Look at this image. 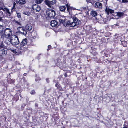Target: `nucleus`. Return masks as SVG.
I'll use <instances>...</instances> for the list:
<instances>
[{
	"instance_id": "f257e3e1",
	"label": "nucleus",
	"mask_w": 128,
	"mask_h": 128,
	"mask_svg": "<svg viewBox=\"0 0 128 128\" xmlns=\"http://www.w3.org/2000/svg\"><path fill=\"white\" fill-rule=\"evenodd\" d=\"M73 22H71L69 21L68 22V24H69L70 27L77 28L80 22V21L76 16H74L72 18Z\"/></svg>"
},
{
	"instance_id": "f03ea898",
	"label": "nucleus",
	"mask_w": 128,
	"mask_h": 128,
	"mask_svg": "<svg viewBox=\"0 0 128 128\" xmlns=\"http://www.w3.org/2000/svg\"><path fill=\"white\" fill-rule=\"evenodd\" d=\"M12 36V30L10 28H6L4 30V33L2 35V38H5L7 39Z\"/></svg>"
},
{
	"instance_id": "7ed1b4c3",
	"label": "nucleus",
	"mask_w": 128,
	"mask_h": 128,
	"mask_svg": "<svg viewBox=\"0 0 128 128\" xmlns=\"http://www.w3.org/2000/svg\"><path fill=\"white\" fill-rule=\"evenodd\" d=\"M10 39V43L13 45H16L19 43L18 37L16 35H12Z\"/></svg>"
},
{
	"instance_id": "20e7f679",
	"label": "nucleus",
	"mask_w": 128,
	"mask_h": 128,
	"mask_svg": "<svg viewBox=\"0 0 128 128\" xmlns=\"http://www.w3.org/2000/svg\"><path fill=\"white\" fill-rule=\"evenodd\" d=\"M46 13V16L49 18H53L55 15V11L52 9L47 10Z\"/></svg>"
},
{
	"instance_id": "39448f33",
	"label": "nucleus",
	"mask_w": 128,
	"mask_h": 128,
	"mask_svg": "<svg viewBox=\"0 0 128 128\" xmlns=\"http://www.w3.org/2000/svg\"><path fill=\"white\" fill-rule=\"evenodd\" d=\"M28 40L26 38L23 39L20 43V50H23L24 47L23 46L26 45L27 42Z\"/></svg>"
},
{
	"instance_id": "423d86ee",
	"label": "nucleus",
	"mask_w": 128,
	"mask_h": 128,
	"mask_svg": "<svg viewBox=\"0 0 128 128\" xmlns=\"http://www.w3.org/2000/svg\"><path fill=\"white\" fill-rule=\"evenodd\" d=\"M56 0H48L45 1L46 4L49 7L51 8L52 5L56 3Z\"/></svg>"
},
{
	"instance_id": "0eeeda50",
	"label": "nucleus",
	"mask_w": 128,
	"mask_h": 128,
	"mask_svg": "<svg viewBox=\"0 0 128 128\" xmlns=\"http://www.w3.org/2000/svg\"><path fill=\"white\" fill-rule=\"evenodd\" d=\"M7 50L3 48H0V56H4L7 54Z\"/></svg>"
},
{
	"instance_id": "6e6552de",
	"label": "nucleus",
	"mask_w": 128,
	"mask_h": 128,
	"mask_svg": "<svg viewBox=\"0 0 128 128\" xmlns=\"http://www.w3.org/2000/svg\"><path fill=\"white\" fill-rule=\"evenodd\" d=\"M32 9L36 12H39L40 10V8L39 6L37 4H34L33 5Z\"/></svg>"
},
{
	"instance_id": "1a4fd4ad",
	"label": "nucleus",
	"mask_w": 128,
	"mask_h": 128,
	"mask_svg": "<svg viewBox=\"0 0 128 128\" xmlns=\"http://www.w3.org/2000/svg\"><path fill=\"white\" fill-rule=\"evenodd\" d=\"M4 11L6 12V16L8 18L11 17V11L10 12V10L7 8H5Z\"/></svg>"
},
{
	"instance_id": "9d476101",
	"label": "nucleus",
	"mask_w": 128,
	"mask_h": 128,
	"mask_svg": "<svg viewBox=\"0 0 128 128\" xmlns=\"http://www.w3.org/2000/svg\"><path fill=\"white\" fill-rule=\"evenodd\" d=\"M94 6L96 8L102 9V4L100 2H96L94 4Z\"/></svg>"
},
{
	"instance_id": "9b49d317",
	"label": "nucleus",
	"mask_w": 128,
	"mask_h": 128,
	"mask_svg": "<svg viewBox=\"0 0 128 128\" xmlns=\"http://www.w3.org/2000/svg\"><path fill=\"white\" fill-rule=\"evenodd\" d=\"M102 98L105 99L106 101L109 102L110 101L111 97L110 95H108L107 94H105L103 96Z\"/></svg>"
},
{
	"instance_id": "f8f14e48",
	"label": "nucleus",
	"mask_w": 128,
	"mask_h": 128,
	"mask_svg": "<svg viewBox=\"0 0 128 128\" xmlns=\"http://www.w3.org/2000/svg\"><path fill=\"white\" fill-rule=\"evenodd\" d=\"M20 28L18 27V32L20 33L21 34L25 36L27 34V32L24 30V29L23 28H22V30H20Z\"/></svg>"
},
{
	"instance_id": "ddd939ff",
	"label": "nucleus",
	"mask_w": 128,
	"mask_h": 128,
	"mask_svg": "<svg viewBox=\"0 0 128 128\" xmlns=\"http://www.w3.org/2000/svg\"><path fill=\"white\" fill-rule=\"evenodd\" d=\"M105 11L108 15L110 13L111 14H112L114 12V10L108 8L107 7H106L105 9Z\"/></svg>"
},
{
	"instance_id": "4468645a",
	"label": "nucleus",
	"mask_w": 128,
	"mask_h": 128,
	"mask_svg": "<svg viewBox=\"0 0 128 128\" xmlns=\"http://www.w3.org/2000/svg\"><path fill=\"white\" fill-rule=\"evenodd\" d=\"M25 28L26 30L30 31L32 29V27L31 25L30 24H27L25 26Z\"/></svg>"
},
{
	"instance_id": "2eb2a0df",
	"label": "nucleus",
	"mask_w": 128,
	"mask_h": 128,
	"mask_svg": "<svg viewBox=\"0 0 128 128\" xmlns=\"http://www.w3.org/2000/svg\"><path fill=\"white\" fill-rule=\"evenodd\" d=\"M51 25L52 26H56L58 22L56 20H53L52 21L50 22Z\"/></svg>"
},
{
	"instance_id": "dca6fc26",
	"label": "nucleus",
	"mask_w": 128,
	"mask_h": 128,
	"mask_svg": "<svg viewBox=\"0 0 128 128\" xmlns=\"http://www.w3.org/2000/svg\"><path fill=\"white\" fill-rule=\"evenodd\" d=\"M66 8L65 6H59V9L60 11L64 12L66 9Z\"/></svg>"
},
{
	"instance_id": "f3484780",
	"label": "nucleus",
	"mask_w": 128,
	"mask_h": 128,
	"mask_svg": "<svg viewBox=\"0 0 128 128\" xmlns=\"http://www.w3.org/2000/svg\"><path fill=\"white\" fill-rule=\"evenodd\" d=\"M90 14L92 16L95 17L97 15V14L96 11L92 10L90 12Z\"/></svg>"
},
{
	"instance_id": "a211bd4d",
	"label": "nucleus",
	"mask_w": 128,
	"mask_h": 128,
	"mask_svg": "<svg viewBox=\"0 0 128 128\" xmlns=\"http://www.w3.org/2000/svg\"><path fill=\"white\" fill-rule=\"evenodd\" d=\"M117 16L119 17H122L124 15V14L122 12H118L117 13Z\"/></svg>"
},
{
	"instance_id": "6ab92c4d",
	"label": "nucleus",
	"mask_w": 128,
	"mask_h": 128,
	"mask_svg": "<svg viewBox=\"0 0 128 128\" xmlns=\"http://www.w3.org/2000/svg\"><path fill=\"white\" fill-rule=\"evenodd\" d=\"M18 2L19 3L21 4H24L26 2L25 0H19Z\"/></svg>"
},
{
	"instance_id": "aec40b11",
	"label": "nucleus",
	"mask_w": 128,
	"mask_h": 128,
	"mask_svg": "<svg viewBox=\"0 0 128 128\" xmlns=\"http://www.w3.org/2000/svg\"><path fill=\"white\" fill-rule=\"evenodd\" d=\"M65 19L64 18H60L59 20V22L60 23H63L64 22Z\"/></svg>"
},
{
	"instance_id": "412c9836",
	"label": "nucleus",
	"mask_w": 128,
	"mask_h": 128,
	"mask_svg": "<svg viewBox=\"0 0 128 128\" xmlns=\"http://www.w3.org/2000/svg\"><path fill=\"white\" fill-rule=\"evenodd\" d=\"M32 36L33 37V38L34 39H35L36 38V37L37 36L36 33L35 32L33 33L32 34Z\"/></svg>"
},
{
	"instance_id": "4be33fe9",
	"label": "nucleus",
	"mask_w": 128,
	"mask_h": 128,
	"mask_svg": "<svg viewBox=\"0 0 128 128\" xmlns=\"http://www.w3.org/2000/svg\"><path fill=\"white\" fill-rule=\"evenodd\" d=\"M4 29V26L2 25H0V34L2 33L3 32Z\"/></svg>"
},
{
	"instance_id": "5701e85b",
	"label": "nucleus",
	"mask_w": 128,
	"mask_h": 128,
	"mask_svg": "<svg viewBox=\"0 0 128 128\" xmlns=\"http://www.w3.org/2000/svg\"><path fill=\"white\" fill-rule=\"evenodd\" d=\"M4 45L3 41H0V48H3L4 47Z\"/></svg>"
},
{
	"instance_id": "b1692460",
	"label": "nucleus",
	"mask_w": 128,
	"mask_h": 128,
	"mask_svg": "<svg viewBox=\"0 0 128 128\" xmlns=\"http://www.w3.org/2000/svg\"><path fill=\"white\" fill-rule=\"evenodd\" d=\"M42 0H36V2L38 4H40L42 2Z\"/></svg>"
},
{
	"instance_id": "393cba45",
	"label": "nucleus",
	"mask_w": 128,
	"mask_h": 128,
	"mask_svg": "<svg viewBox=\"0 0 128 128\" xmlns=\"http://www.w3.org/2000/svg\"><path fill=\"white\" fill-rule=\"evenodd\" d=\"M9 49L11 50L12 52L14 54H16L17 52L16 50L12 49L11 48H10V49L9 48Z\"/></svg>"
},
{
	"instance_id": "a878e982",
	"label": "nucleus",
	"mask_w": 128,
	"mask_h": 128,
	"mask_svg": "<svg viewBox=\"0 0 128 128\" xmlns=\"http://www.w3.org/2000/svg\"><path fill=\"white\" fill-rule=\"evenodd\" d=\"M4 42L6 44H10V40H5Z\"/></svg>"
},
{
	"instance_id": "bb28decb",
	"label": "nucleus",
	"mask_w": 128,
	"mask_h": 128,
	"mask_svg": "<svg viewBox=\"0 0 128 128\" xmlns=\"http://www.w3.org/2000/svg\"><path fill=\"white\" fill-rule=\"evenodd\" d=\"M66 6L67 7V10L68 11L69 10V9L71 7H70L69 5L68 4H66Z\"/></svg>"
},
{
	"instance_id": "cd10ccee",
	"label": "nucleus",
	"mask_w": 128,
	"mask_h": 128,
	"mask_svg": "<svg viewBox=\"0 0 128 128\" xmlns=\"http://www.w3.org/2000/svg\"><path fill=\"white\" fill-rule=\"evenodd\" d=\"M16 3H15V2H14L13 3V6L12 7V10H13L15 8V7L16 5Z\"/></svg>"
},
{
	"instance_id": "c85d7f7f",
	"label": "nucleus",
	"mask_w": 128,
	"mask_h": 128,
	"mask_svg": "<svg viewBox=\"0 0 128 128\" xmlns=\"http://www.w3.org/2000/svg\"><path fill=\"white\" fill-rule=\"evenodd\" d=\"M4 16V15L3 12L0 10V16L3 17Z\"/></svg>"
},
{
	"instance_id": "c756f323",
	"label": "nucleus",
	"mask_w": 128,
	"mask_h": 128,
	"mask_svg": "<svg viewBox=\"0 0 128 128\" xmlns=\"http://www.w3.org/2000/svg\"><path fill=\"white\" fill-rule=\"evenodd\" d=\"M30 93L32 94H35V92L34 90H32L30 92Z\"/></svg>"
},
{
	"instance_id": "7c9ffc66",
	"label": "nucleus",
	"mask_w": 128,
	"mask_h": 128,
	"mask_svg": "<svg viewBox=\"0 0 128 128\" xmlns=\"http://www.w3.org/2000/svg\"><path fill=\"white\" fill-rule=\"evenodd\" d=\"M17 15L18 17V18H20L21 16H20V13H17Z\"/></svg>"
},
{
	"instance_id": "2f4dec72",
	"label": "nucleus",
	"mask_w": 128,
	"mask_h": 128,
	"mask_svg": "<svg viewBox=\"0 0 128 128\" xmlns=\"http://www.w3.org/2000/svg\"><path fill=\"white\" fill-rule=\"evenodd\" d=\"M24 14L25 15L28 16L30 14L29 12H24Z\"/></svg>"
},
{
	"instance_id": "473e14b6",
	"label": "nucleus",
	"mask_w": 128,
	"mask_h": 128,
	"mask_svg": "<svg viewBox=\"0 0 128 128\" xmlns=\"http://www.w3.org/2000/svg\"><path fill=\"white\" fill-rule=\"evenodd\" d=\"M15 82V80H11L10 82L11 84H14V82Z\"/></svg>"
},
{
	"instance_id": "72a5a7b5",
	"label": "nucleus",
	"mask_w": 128,
	"mask_h": 128,
	"mask_svg": "<svg viewBox=\"0 0 128 128\" xmlns=\"http://www.w3.org/2000/svg\"><path fill=\"white\" fill-rule=\"evenodd\" d=\"M48 48L47 49V50H50L51 48V46L50 45H49L48 46Z\"/></svg>"
},
{
	"instance_id": "f704fd0d",
	"label": "nucleus",
	"mask_w": 128,
	"mask_h": 128,
	"mask_svg": "<svg viewBox=\"0 0 128 128\" xmlns=\"http://www.w3.org/2000/svg\"><path fill=\"white\" fill-rule=\"evenodd\" d=\"M122 2L123 3L127 2H128V0H122Z\"/></svg>"
},
{
	"instance_id": "c9c22d12",
	"label": "nucleus",
	"mask_w": 128,
	"mask_h": 128,
	"mask_svg": "<svg viewBox=\"0 0 128 128\" xmlns=\"http://www.w3.org/2000/svg\"><path fill=\"white\" fill-rule=\"evenodd\" d=\"M15 22L16 24H17L18 25H20V22H18V21L16 20L15 21Z\"/></svg>"
},
{
	"instance_id": "e433bc0d",
	"label": "nucleus",
	"mask_w": 128,
	"mask_h": 128,
	"mask_svg": "<svg viewBox=\"0 0 128 128\" xmlns=\"http://www.w3.org/2000/svg\"><path fill=\"white\" fill-rule=\"evenodd\" d=\"M4 8L3 6H0V10H2L3 11L4 10Z\"/></svg>"
},
{
	"instance_id": "4c0bfd02",
	"label": "nucleus",
	"mask_w": 128,
	"mask_h": 128,
	"mask_svg": "<svg viewBox=\"0 0 128 128\" xmlns=\"http://www.w3.org/2000/svg\"><path fill=\"white\" fill-rule=\"evenodd\" d=\"M3 16H0V22H2L4 21V20L2 18Z\"/></svg>"
},
{
	"instance_id": "58836bf2",
	"label": "nucleus",
	"mask_w": 128,
	"mask_h": 128,
	"mask_svg": "<svg viewBox=\"0 0 128 128\" xmlns=\"http://www.w3.org/2000/svg\"><path fill=\"white\" fill-rule=\"evenodd\" d=\"M122 44H123V43L125 44V46H125L127 44L126 42L124 41L122 42Z\"/></svg>"
},
{
	"instance_id": "ea45409f",
	"label": "nucleus",
	"mask_w": 128,
	"mask_h": 128,
	"mask_svg": "<svg viewBox=\"0 0 128 128\" xmlns=\"http://www.w3.org/2000/svg\"><path fill=\"white\" fill-rule=\"evenodd\" d=\"M56 120L54 119V120H55V121H56V120H57L58 119V118H58V116H56Z\"/></svg>"
},
{
	"instance_id": "a19ab883",
	"label": "nucleus",
	"mask_w": 128,
	"mask_h": 128,
	"mask_svg": "<svg viewBox=\"0 0 128 128\" xmlns=\"http://www.w3.org/2000/svg\"><path fill=\"white\" fill-rule=\"evenodd\" d=\"M49 79L48 78H47L46 79V82H49Z\"/></svg>"
},
{
	"instance_id": "79ce46f5",
	"label": "nucleus",
	"mask_w": 128,
	"mask_h": 128,
	"mask_svg": "<svg viewBox=\"0 0 128 128\" xmlns=\"http://www.w3.org/2000/svg\"><path fill=\"white\" fill-rule=\"evenodd\" d=\"M70 8H71L73 10H76V9L74 8H73V7H71Z\"/></svg>"
},
{
	"instance_id": "37998d69",
	"label": "nucleus",
	"mask_w": 128,
	"mask_h": 128,
	"mask_svg": "<svg viewBox=\"0 0 128 128\" xmlns=\"http://www.w3.org/2000/svg\"><path fill=\"white\" fill-rule=\"evenodd\" d=\"M49 34V33H47L46 34V36H49V35H48Z\"/></svg>"
},
{
	"instance_id": "c03bdc74",
	"label": "nucleus",
	"mask_w": 128,
	"mask_h": 128,
	"mask_svg": "<svg viewBox=\"0 0 128 128\" xmlns=\"http://www.w3.org/2000/svg\"><path fill=\"white\" fill-rule=\"evenodd\" d=\"M20 27V30H22V28H23L22 27V26H19V27Z\"/></svg>"
},
{
	"instance_id": "a18cd8bd",
	"label": "nucleus",
	"mask_w": 128,
	"mask_h": 128,
	"mask_svg": "<svg viewBox=\"0 0 128 128\" xmlns=\"http://www.w3.org/2000/svg\"><path fill=\"white\" fill-rule=\"evenodd\" d=\"M64 76L65 77H66L67 76V75L66 74H64Z\"/></svg>"
},
{
	"instance_id": "49530a36",
	"label": "nucleus",
	"mask_w": 128,
	"mask_h": 128,
	"mask_svg": "<svg viewBox=\"0 0 128 128\" xmlns=\"http://www.w3.org/2000/svg\"><path fill=\"white\" fill-rule=\"evenodd\" d=\"M124 128H128L127 127L125 126H124Z\"/></svg>"
},
{
	"instance_id": "de8ad7c7",
	"label": "nucleus",
	"mask_w": 128,
	"mask_h": 128,
	"mask_svg": "<svg viewBox=\"0 0 128 128\" xmlns=\"http://www.w3.org/2000/svg\"><path fill=\"white\" fill-rule=\"evenodd\" d=\"M24 76H26V74H24Z\"/></svg>"
},
{
	"instance_id": "09e8293b",
	"label": "nucleus",
	"mask_w": 128,
	"mask_h": 128,
	"mask_svg": "<svg viewBox=\"0 0 128 128\" xmlns=\"http://www.w3.org/2000/svg\"><path fill=\"white\" fill-rule=\"evenodd\" d=\"M57 84H56V86Z\"/></svg>"
},
{
	"instance_id": "8fccbe9b",
	"label": "nucleus",
	"mask_w": 128,
	"mask_h": 128,
	"mask_svg": "<svg viewBox=\"0 0 128 128\" xmlns=\"http://www.w3.org/2000/svg\"><path fill=\"white\" fill-rule=\"evenodd\" d=\"M35 105H36V104H35Z\"/></svg>"
}]
</instances>
